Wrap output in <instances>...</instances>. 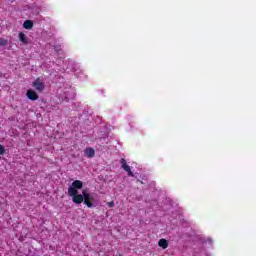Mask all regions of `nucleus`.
<instances>
[{
  "label": "nucleus",
  "instance_id": "2",
  "mask_svg": "<svg viewBox=\"0 0 256 256\" xmlns=\"http://www.w3.org/2000/svg\"><path fill=\"white\" fill-rule=\"evenodd\" d=\"M32 86L38 93H43L45 91V82H43V79L41 78H36L32 83Z\"/></svg>",
  "mask_w": 256,
  "mask_h": 256
},
{
  "label": "nucleus",
  "instance_id": "1",
  "mask_svg": "<svg viewBox=\"0 0 256 256\" xmlns=\"http://www.w3.org/2000/svg\"><path fill=\"white\" fill-rule=\"evenodd\" d=\"M79 189H83V181L74 180L72 185L68 188V196L72 197V201L76 205H81V203H84L88 209H91L93 207L95 197L93 194L87 192V190H83L82 194H79Z\"/></svg>",
  "mask_w": 256,
  "mask_h": 256
},
{
  "label": "nucleus",
  "instance_id": "5",
  "mask_svg": "<svg viewBox=\"0 0 256 256\" xmlns=\"http://www.w3.org/2000/svg\"><path fill=\"white\" fill-rule=\"evenodd\" d=\"M84 155H85V157H88V159H91V158L95 157V149L86 148L84 150Z\"/></svg>",
  "mask_w": 256,
  "mask_h": 256
},
{
  "label": "nucleus",
  "instance_id": "9",
  "mask_svg": "<svg viewBox=\"0 0 256 256\" xmlns=\"http://www.w3.org/2000/svg\"><path fill=\"white\" fill-rule=\"evenodd\" d=\"M7 45V40L5 38H0V46L5 47Z\"/></svg>",
  "mask_w": 256,
  "mask_h": 256
},
{
  "label": "nucleus",
  "instance_id": "8",
  "mask_svg": "<svg viewBox=\"0 0 256 256\" xmlns=\"http://www.w3.org/2000/svg\"><path fill=\"white\" fill-rule=\"evenodd\" d=\"M24 29H33V22L31 20H26L23 23Z\"/></svg>",
  "mask_w": 256,
  "mask_h": 256
},
{
  "label": "nucleus",
  "instance_id": "12",
  "mask_svg": "<svg viewBox=\"0 0 256 256\" xmlns=\"http://www.w3.org/2000/svg\"><path fill=\"white\" fill-rule=\"evenodd\" d=\"M55 51L59 52V46L54 47Z\"/></svg>",
  "mask_w": 256,
  "mask_h": 256
},
{
  "label": "nucleus",
  "instance_id": "6",
  "mask_svg": "<svg viewBox=\"0 0 256 256\" xmlns=\"http://www.w3.org/2000/svg\"><path fill=\"white\" fill-rule=\"evenodd\" d=\"M158 245L159 247H161L162 249H167V247H169V242H167V240L165 238H162L158 241Z\"/></svg>",
  "mask_w": 256,
  "mask_h": 256
},
{
  "label": "nucleus",
  "instance_id": "4",
  "mask_svg": "<svg viewBox=\"0 0 256 256\" xmlns=\"http://www.w3.org/2000/svg\"><path fill=\"white\" fill-rule=\"evenodd\" d=\"M26 97L30 100V101H37V99H39V95H37V92H35V90H31L29 89L26 92Z\"/></svg>",
  "mask_w": 256,
  "mask_h": 256
},
{
  "label": "nucleus",
  "instance_id": "3",
  "mask_svg": "<svg viewBox=\"0 0 256 256\" xmlns=\"http://www.w3.org/2000/svg\"><path fill=\"white\" fill-rule=\"evenodd\" d=\"M120 165L122 169L126 171V173H128V177H135V174H133V171H131V167L129 166V164H127V160H125V158H122L120 160Z\"/></svg>",
  "mask_w": 256,
  "mask_h": 256
},
{
  "label": "nucleus",
  "instance_id": "10",
  "mask_svg": "<svg viewBox=\"0 0 256 256\" xmlns=\"http://www.w3.org/2000/svg\"><path fill=\"white\" fill-rule=\"evenodd\" d=\"M0 155H5V147L0 144Z\"/></svg>",
  "mask_w": 256,
  "mask_h": 256
},
{
  "label": "nucleus",
  "instance_id": "11",
  "mask_svg": "<svg viewBox=\"0 0 256 256\" xmlns=\"http://www.w3.org/2000/svg\"><path fill=\"white\" fill-rule=\"evenodd\" d=\"M107 206L110 207V208H113V207H115V202H113V201L108 202Z\"/></svg>",
  "mask_w": 256,
  "mask_h": 256
},
{
  "label": "nucleus",
  "instance_id": "7",
  "mask_svg": "<svg viewBox=\"0 0 256 256\" xmlns=\"http://www.w3.org/2000/svg\"><path fill=\"white\" fill-rule=\"evenodd\" d=\"M19 40L24 43V45H27V43H29V41L27 40V36L25 35V33L20 32L19 33Z\"/></svg>",
  "mask_w": 256,
  "mask_h": 256
}]
</instances>
